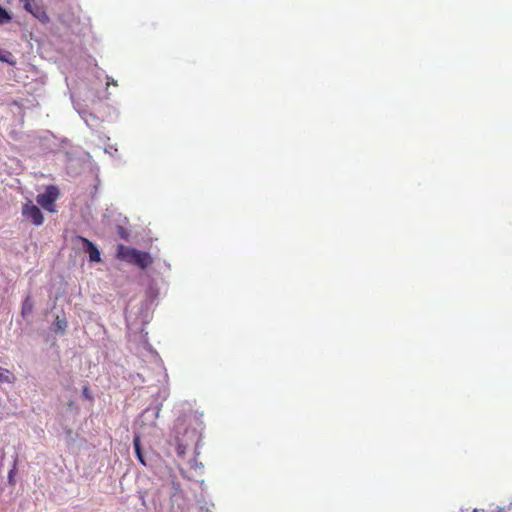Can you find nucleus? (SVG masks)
Segmentation results:
<instances>
[{
	"mask_svg": "<svg viewBox=\"0 0 512 512\" xmlns=\"http://www.w3.org/2000/svg\"><path fill=\"white\" fill-rule=\"evenodd\" d=\"M69 144V140L67 138H63L59 144H55L56 146H64V145H68Z\"/></svg>",
	"mask_w": 512,
	"mask_h": 512,
	"instance_id": "nucleus-21",
	"label": "nucleus"
},
{
	"mask_svg": "<svg viewBox=\"0 0 512 512\" xmlns=\"http://www.w3.org/2000/svg\"><path fill=\"white\" fill-rule=\"evenodd\" d=\"M76 240L81 244V249L88 256L90 263L101 262V251L96 243L80 235L76 237Z\"/></svg>",
	"mask_w": 512,
	"mask_h": 512,
	"instance_id": "nucleus-5",
	"label": "nucleus"
},
{
	"mask_svg": "<svg viewBox=\"0 0 512 512\" xmlns=\"http://www.w3.org/2000/svg\"><path fill=\"white\" fill-rule=\"evenodd\" d=\"M60 196V190L56 185H48L42 193L36 196L37 204L49 213L57 212L55 202Z\"/></svg>",
	"mask_w": 512,
	"mask_h": 512,
	"instance_id": "nucleus-4",
	"label": "nucleus"
},
{
	"mask_svg": "<svg viewBox=\"0 0 512 512\" xmlns=\"http://www.w3.org/2000/svg\"><path fill=\"white\" fill-rule=\"evenodd\" d=\"M473 512H478V510H477V509H474V510H473Z\"/></svg>",
	"mask_w": 512,
	"mask_h": 512,
	"instance_id": "nucleus-25",
	"label": "nucleus"
},
{
	"mask_svg": "<svg viewBox=\"0 0 512 512\" xmlns=\"http://www.w3.org/2000/svg\"><path fill=\"white\" fill-rule=\"evenodd\" d=\"M82 397L90 401L93 400V395L87 385L83 386L82 388Z\"/></svg>",
	"mask_w": 512,
	"mask_h": 512,
	"instance_id": "nucleus-18",
	"label": "nucleus"
},
{
	"mask_svg": "<svg viewBox=\"0 0 512 512\" xmlns=\"http://www.w3.org/2000/svg\"><path fill=\"white\" fill-rule=\"evenodd\" d=\"M20 3L22 4L24 10L39 20V22L42 24L49 23L50 18L42 5L36 3L34 0H20Z\"/></svg>",
	"mask_w": 512,
	"mask_h": 512,
	"instance_id": "nucleus-6",
	"label": "nucleus"
},
{
	"mask_svg": "<svg viewBox=\"0 0 512 512\" xmlns=\"http://www.w3.org/2000/svg\"><path fill=\"white\" fill-rule=\"evenodd\" d=\"M12 20V14L0 4V25H5Z\"/></svg>",
	"mask_w": 512,
	"mask_h": 512,
	"instance_id": "nucleus-14",
	"label": "nucleus"
},
{
	"mask_svg": "<svg viewBox=\"0 0 512 512\" xmlns=\"http://www.w3.org/2000/svg\"><path fill=\"white\" fill-rule=\"evenodd\" d=\"M117 151H118L117 148L113 145H109L108 147H106L104 149V152L109 155H113V153H117Z\"/></svg>",
	"mask_w": 512,
	"mask_h": 512,
	"instance_id": "nucleus-19",
	"label": "nucleus"
},
{
	"mask_svg": "<svg viewBox=\"0 0 512 512\" xmlns=\"http://www.w3.org/2000/svg\"><path fill=\"white\" fill-rule=\"evenodd\" d=\"M158 298L159 288L154 281H151L145 290V298L140 302L135 312L136 318L139 319L142 324L141 332L144 331V326L151 321L153 311L158 305Z\"/></svg>",
	"mask_w": 512,
	"mask_h": 512,
	"instance_id": "nucleus-2",
	"label": "nucleus"
},
{
	"mask_svg": "<svg viewBox=\"0 0 512 512\" xmlns=\"http://www.w3.org/2000/svg\"><path fill=\"white\" fill-rule=\"evenodd\" d=\"M161 407L162 402H158L156 399L154 403L145 408L139 417L141 424L145 426H155Z\"/></svg>",
	"mask_w": 512,
	"mask_h": 512,
	"instance_id": "nucleus-8",
	"label": "nucleus"
},
{
	"mask_svg": "<svg viewBox=\"0 0 512 512\" xmlns=\"http://www.w3.org/2000/svg\"><path fill=\"white\" fill-rule=\"evenodd\" d=\"M194 462H195V466H196V467H199V466H200V467H203V464H202V463L197 464L196 460H194Z\"/></svg>",
	"mask_w": 512,
	"mask_h": 512,
	"instance_id": "nucleus-24",
	"label": "nucleus"
},
{
	"mask_svg": "<svg viewBox=\"0 0 512 512\" xmlns=\"http://www.w3.org/2000/svg\"><path fill=\"white\" fill-rule=\"evenodd\" d=\"M203 413L188 411L178 416L175 420L170 443L176 446L178 457H184L186 450L195 444V454L199 455L201 432L204 428Z\"/></svg>",
	"mask_w": 512,
	"mask_h": 512,
	"instance_id": "nucleus-1",
	"label": "nucleus"
},
{
	"mask_svg": "<svg viewBox=\"0 0 512 512\" xmlns=\"http://www.w3.org/2000/svg\"><path fill=\"white\" fill-rule=\"evenodd\" d=\"M0 383H11V373L2 367H0Z\"/></svg>",
	"mask_w": 512,
	"mask_h": 512,
	"instance_id": "nucleus-16",
	"label": "nucleus"
},
{
	"mask_svg": "<svg viewBox=\"0 0 512 512\" xmlns=\"http://www.w3.org/2000/svg\"><path fill=\"white\" fill-rule=\"evenodd\" d=\"M22 216L32 222L35 226H40L44 222V215L38 205L28 200L22 207Z\"/></svg>",
	"mask_w": 512,
	"mask_h": 512,
	"instance_id": "nucleus-7",
	"label": "nucleus"
},
{
	"mask_svg": "<svg viewBox=\"0 0 512 512\" xmlns=\"http://www.w3.org/2000/svg\"><path fill=\"white\" fill-rule=\"evenodd\" d=\"M16 460H14L12 468L8 472V482L11 485L15 484V475H16Z\"/></svg>",
	"mask_w": 512,
	"mask_h": 512,
	"instance_id": "nucleus-17",
	"label": "nucleus"
},
{
	"mask_svg": "<svg viewBox=\"0 0 512 512\" xmlns=\"http://www.w3.org/2000/svg\"><path fill=\"white\" fill-rule=\"evenodd\" d=\"M0 62L6 63L10 66H15L17 63L14 55L10 51L2 48H0Z\"/></svg>",
	"mask_w": 512,
	"mask_h": 512,
	"instance_id": "nucleus-13",
	"label": "nucleus"
},
{
	"mask_svg": "<svg viewBox=\"0 0 512 512\" xmlns=\"http://www.w3.org/2000/svg\"><path fill=\"white\" fill-rule=\"evenodd\" d=\"M68 328V321L65 313L62 311L61 315H56L54 321L50 326V330L57 335L63 336Z\"/></svg>",
	"mask_w": 512,
	"mask_h": 512,
	"instance_id": "nucleus-10",
	"label": "nucleus"
},
{
	"mask_svg": "<svg viewBox=\"0 0 512 512\" xmlns=\"http://www.w3.org/2000/svg\"><path fill=\"white\" fill-rule=\"evenodd\" d=\"M73 105H74L75 110L78 112L80 117L84 120L85 124L89 128L93 129L97 126L98 118L94 114L89 113L85 109L78 108V106L76 105V103L74 101H73Z\"/></svg>",
	"mask_w": 512,
	"mask_h": 512,
	"instance_id": "nucleus-11",
	"label": "nucleus"
},
{
	"mask_svg": "<svg viewBox=\"0 0 512 512\" xmlns=\"http://www.w3.org/2000/svg\"><path fill=\"white\" fill-rule=\"evenodd\" d=\"M34 308V301L30 294H28L22 301L21 314L25 318L29 316Z\"/></svg>",
	"mask_w": 512,
	"mask_h": 512,
	"instance_id": "nucleus-12",
	"label": "nucleus"
},
{
	"mask_svg": "<svg viewBox=\"0 0 512 512\" xmlns=\"http://www.w3.org/2000/svg\"><path fill=\"white\" fill-rule=\"evenodd\" d=\"M493 512H506L504 507L498 506Z\"/></svg>",
	"mask_w": 512,
	"mask_h": 512,
	"instance_id": "nucleus-22",
	"label": "nucleus"
},
{
	"mask_svg": "<svg viewBox=\"0 0 512 512\" xmlns=\"http://www.w3.org/2000/svg\"><path fill=\"white\" fill-rule=\"evenodd\" d=\"M116 230H117V234L118 236L124 240V241H129V236H130V233L129 231L123 227L122 225H117L116 226Z\"/></svg>",
	"mask_w": 512,
	"mask_h": 512,
	"instance_id": "nucleus-15",
	"label": "nucleus"
},
{
	"mask_svg": "<svg viewBox=\"0 0 512 512\" xmlns=\"http://www.w3.org/2000/svg\"><path fill=\"white\" fill-rule=\"evenodd\" d=\"M65 157H66V161H72L74 159L73 152L65 151Z\"/></svg>",
	"mask_w": 512,
	"mask_h": 512,
	"instance_id": "nucleus-20",
	"label": "nucleus"
},
{
	"mask_svg": "<svg viewBox=\"0 0 512 512\" xmlns=\"http://www.w3.org/2000/svg\"><path fill=\"white\" fill-rule=\"evenodd\" d=\"M117 257L141 270L147 269L153 263V258L149 252L123 244H119L117 247Z\"/></svg>",
	"mask_w": 512,
	"mask_h": 512,
	"instance_id": "nucleus-3",
	"label": "nucleus"
},
{
	"mask_svg": "<svg viewBox=\"0 0 512 512\" xmlns=\"http://www.w3.org/2000/svg\"><path fill=\"white\" fill-rule=\"evenodd\" d=\"M133 448H134L135 456H136L137 460L139 461V463L145 467H150L151 463L149 462V459L146 457V454L143 451L139 434H134Z\"/></svg>",
	"mask_w": 512,
	"mask_h": 512,
	"instance_id": "nucleus-9",
	"label": "nucleus"
},
{
	"mask_svg": "<svg viewBox=\"0 0 512 512\" xmlns=\"http://www.w3.org/2000/svg\"><path fill=\"white\" fill-rule=\"evenodd\" d=\"M46 134H47V136H46L45 138H47V137H51V138H53L54 140H56V137H55L52 133H50L49 131H47V132H46Z\"/></svg>",
	"mask_w": 512,
	"mask_h": 512,
	"instance_id": "nucleus-23",
	"label": "nucleus"
}]
</instances>
